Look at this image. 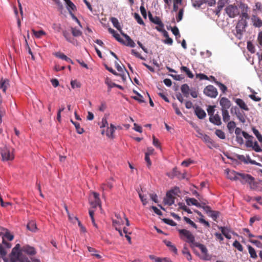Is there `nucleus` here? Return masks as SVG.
Returning <instances> with one entry per match:
<instances>
[{"instance_id": "5701e85b", "label": "nucleus", "mask_w": 262, "mask_h": 262, "mask_svg": "<svg viewBox=\"0 0 262 262\" xmlns=\"http://www.w3.org/2000/svg\"><path fill=\"white\" fill-rule=\"evenodd\" d=\"M9 84V81L8 79H3V78L0 79V89H2L4 92H6Z\"/></svg>"}, {"instance_id": "79ce46f5", "label": "nucleus", "mask_w": 262, "mask_h": 262, "mask_svg": "<svg viewBox=\"0 0 262 262\" xmlns=\"http://www.w3.org/2000/svg\"><path fill=\"white\" fill-rule=\"evenodd\" d=\"M32 32L34 36L37 38H40L42 36L46 34V32L43 30L35 31L33 29Z\"/></svg>"}, {"instance_id": "20e7f679", "label": "nucleus", "mask_w": 262, "mask_h": 262, "mask_svg": "<svg viewBox=\"0 0 262 262\" xmlns=\"http://www.w3.org/2000/svg\"><path fill=\"white\" fill-rule=\"evenodd\" d=\"M225 11L230 18H234L239 13L237 7L233 5L228 6L225 9Z\"/></svg>"}, {"instance_id": "4468645a", "label": "nucleus", "mask_w": 262, "mask_h": 262, "mask_svg": "<svg viewBox=\"0 0 262 262\" xmlns=\"http://www.w3.org/2000/svg\"><path fill=\"white\" fill-rule=\"evenodd\" d=\"M203 141L207 145L209 148L215 147V144L214 142L207 135H205L202 138Z\"/></svg>"}, {"instance_id": "f704fd0d", "label": "nucleus", "mask_w": 262, "mask_h": 262, "mask_svg": "<svg viewBox=\"0 0 262 262\" xmlns=\"http://www.w3.org/2000/svg\"><path fill=\"white\" fill-rule=\"evenodd\" d=\"M71 122L75 126L76 132L79 134H82L84 132V130L80 126L79 123L74 121L73 120H71Z\"/></svg>"}, {"instance_id": "1a4fd4ad", "label": "nucleus", "mask_w": 262, "mask_h": 262, "mask_svg": "<svg viewBox=\"0 0 262 262\" xmlns=\"http://www.w3.org/2000/svg\"><path fill=\"white\" fill-rule=\"evenodd\" d=\"M23 257L20 251L12 250L10 258L12 262H16L17 261H19L20 258Z\"/></svg>"}, {"instance_id": "680f3d73", "label": "nucleus", "mask_w": 262, "mask_h": 262, "mask_svg": "<svg viewBox=\"0 0 262 262\" xmlns=\"http://www.w3.org/2000/svg\"><path fill=\"white\" fill-rule=\"evenodd\" d=\"M193 127L198 133V134L196 135V136L199 138L202 139L205 134H203V133L201 131L198 126H195Z\"/></svg>"}, {"instance_id": "69168bd1", "label": "nucleus", "mask_w": 262, "mask_h": 262, "mask_svg": "<svg viewBox=\"0 0 262 262\" xmlns=\"http://www.w3.org/2000/svg\"><path fill=\"white\" fill-rule=\"evenodd\" d=\"M252 149L256 152H261L262 151L261 148L259 146L257 141H255L254 142L253 145L252 146Z\"/></svg>"}, {"instance_id": "7c9ffc66", "label": "nucleus", "mask_w": 262, "mask_h": 262, "mask_svg": "<svg viewBox=\"0 0 262 262\" xmlns=\"http://www.w3.org/2000/svg\"><path fill=\"white\" fill-rule=\"evenodd\" d=\"M27 228L32 232H35L37 230L35 222L33 221H30L27 225Z\"/></svg>"}, {"instance_id": "58836bf2", "label": "nucleus", "mask_w": 262, "mask_h": 262, "mask_svg": "<svg viewBox=\"0 0 262 262\" xmlns=\"http://www.w3.org/2000/svg\"><path fill=\"white\" fill-rule=\"evenodd\" d=\"M133 92L137 95V96H134V97H133V98L134 99L138 101V102H139L140 103L144 102V100L143 97V96L140 93H139L136 90H134Z\"/></svg>"}, {"instance_id": "4c0bfd02", "label": "nucleus", "mask_w": 262, "mask_h": 262, "mask_svg": "<svg viewBox=\"0 0 262 262\" xmlns=\"http://www.w3.org/2000/svg\"><path fill=\"white\" fill-rule=\"evenodd\" d=\"M250 257L252 258H256L257 256L255 249L250 245L247 246Z\"/></svg>"}, {"instance_id": "39448f33", "label": "nucleus", "mask_w": 262, "mask_h": 262, "mask_svg": "<svg viewBox=\"0 0 262 262\" xmlns=\"http://www.w3.org/2000/svg\"><path fill=\"white\" fill-rule=\"evenodd\" d=\"M202 208L206 213L213 221H216L219 217L220 214V212L211 210L210 207L209 206L204 205L202 206Z\"/></svg>"}, {"instance_id": "8fccbe9b", "label": "nucleus", "mask_w": 262, "mask_h": 262, "mask_svg": "<svg viewBox=\"0 0 262 262\" xmlns=\"http://www.w3.org/2000/svg\"><path fill=\"white\" fill-rule=\"evenodd\" d=\"M162 220L164 223L171 226H176L177 225V223L171 219L164 218L162 219Z\"/></svg>"}, {"instance_id": "49530a36", "label": "nucleus", "mask_w": 262, "mask_h": 262, "mask_svg": "<svg viewBox=\"0 0 262 262\" xmlns=\"http://www.w3.org/2000/svg\"><path fill=\"white\" fill-rule=\"evenodd\" d=\"M182 253L184 255L186 256V257L188 260L190 261L192 259L191 254L187 248L184 247L183 248Z\"/></svg>"}, {"instance_id": "a18cd8bd", "label": "nucleus", "mask_w": 262, "mask_h": 262, "mask_svg": "<svg viewBox=\"0 0 262 262\" xmlns=\"http://www.w3.org/2000/svg\"><path fill=\"white\" fill-rule=\"evenodd\" d=\"M178 206H179V208H181V209L183 210L184 211L187 212L189 214H191L192 213V211H191V210L188 208L185 205L184 203H182V202H180L178 203Z\"/></svg>"}, {"instance_id": "6e6552de", "label": "nucleus", "mask_w": 262, "mask_h": 262, "mask_svg": "<svg viewBox=\"0 0 262 262\" xmlns=\"http://www.w3.org/2000/svg\"><path fill=\"white\" fill-rule=\"evenodd\" d=\"M121 35L125 38V41L123 39V42H121L122 44L130 47L132 48H134L136 46V43L135 42L131 39V38L126 34L124 33L123 31H121Z\"/></svg>"}, {"instance_id": "5fc2aeb1", "label": "nucleus", "mask_w": 262, "mask_h": 262, "mask_svg": "<svg viewBox=\"0 0 262 262\" xmlns=\"http://www.w3.org/2000/svg\"><path fill=\"white\" fill-rule=\"evenodd\" d=\"M253 137L252 136H250L249 138H248L247 139V141L246 142V146L247 147H252L254 142L252 141V139Z\"/></svg>"}, {"instance_id": "c03bdc74", "label": "nucleus", "mask_w": 262, "mask_h": 262, "mask_svg": "<svg viewBox=\"0 0 262 262\" xmlns=\"http://www.w3.org/2000/svg\"><path fill=\"white\" fill-rule=\"evenodd\" d=\"M215 83L216 84V85L218 86V87L219 88L220 90L223 93H225L227 91V88L226 87V86H225L224 84H223L222 83L220 82H219L217 81H214Z\"/></svg>"}, {"instance_id": "0e129e2a", "label": "nucleus", "mask_w": 262, "mask_h": 262, "mask_svg": "<svg viewBox=\"0 0 262 262\" xmlns=\"http://www.w3.org/2000/svg\"><path fill=\"white\" fill-rule=\"evenodd\" d=\"M171 30L172 33L176 36V38L177 39V36H179V37H180L181 35L180 34L179 30L177 27L175 26L173 28H171Z\"/></svg>"}, {"instance_id": "dca6fc26", "label": "nucleus", "mask_w": 262, "mask_h": 262, "mask_svg": "<svg viewBox=\"0 0 262 262\" xmlns=\"http://www.w3.org/2000/svg\"><path fill=\"white\" fill-rule=\"evenodd\" d=\"M194 113L200 119H203L206 116L205 112L199 106H196L195 108Z\"/></svg>"}, {"instance_id": "09e8293b", "label": "nucleus", "mask_w": 262, "mask_h": 262, "mask_svg": "<svg viewBox=\"0 0 262 262\" xmlns=\"http://www.w3.org/2000/svg\"><path fill=\"white\" fill-rule=\"evenodd\" d=\"M215 135L221 139H225L226 138L225 134L221 129H216L215 132Z\"/></svg>"}, {"instance_id": "37998d69", "label": "nucleus", "mask_w": 262, "mask_h": 262, "mask_svg": "<svg viewBox=\"0 0 262 262\" xmlns=\"http://www.w3.org/2000/svg\"><path fill=\"white\" fill-rule=\"evenodd\" d=\"M235 126L236 124L233 121L228 122L227 124V128L230 133H232L233 132V130L235 128Z\"/></svg>"}, {"instance_id": "c9c22d12", "label": "nucleus", "mask_w": 262, "mask_h": 262, "mask_svg": "<svg viewBox=\"0 0 262 262\" xmlns=\"http://www.w3.org/2000/svg\"><path fill=\"white\" fill-rule=\"evenodd\" d=\"M56 55L58 58H59L62 60H64L67 61L68 62H70L71 63H73L72 60L70 58L68 57L66 55H64L63 53H57L56 54Z\"/></svg>"}, {"instance_id": "b1692460", "label": "nucleus", "mask_w": 262, "mask_h": 262, "mask_svg": "<svg viewBox=\"0 0 262 262\" xmlns=\"http://www.w3.org/2000/svg\"><path fill=\"white\" fill-rule=\"evenodd\" d=\"M218 228L227 238L230 239L231 238V235L229 234V229L227 227L220 226L218 227Z\"/></svg>"}, {"instance_id": "72a5a7b5", "label": "nucleus", "mask_w": 262, "mask_h": 262, "mask_svg": "<svg viewBox=\"0 0 262 262\" xmlns=\"http://www.w3.org/2000/svg\"><path fill=\"white\" fill-rule=\"evenodd\" d=\"M62 34L66 39L69 42L74 43V39L72 37L70 33L67 30L62 31Z\"/></svg>"}, {"instance_id": "a19ab883", "label": "nucleus", "mask_w": 262, "mask_h": 262, "mask_svg": "<svg viewBox=\"0 0 262 262\" xmlns=\"http://www.w3.org/2000/svg\"><path fill=\"white\" fill-rule=\"evenodd\" d=\"M222 114L223 121L224 122H228L230 119V116L229 115L228 110L222 111Z\"/></svg>"}, {"instance_id": "3c124183", "label": "nucleus", "mask_w": 262, "mask_h": 262, "mask_svg": "<svg viewBox=\"0 0 262 262\" xmlns=\"http://www.w3.org/2000/svg\"><path fill=\"white\" fill-rule=\"evenodd\" d=\"M245 30L241 28H236V32L235 35L238 39H241L243 35V33Z\"/></svg>"}, {"instance_id": "4d7b16f0", "label": "nucleus", "mask_w": 262, "mask_h": 262, "mask_svg": "<svg viewBox=\"0 0 262 262\" xmlns=\"http://www.w3.org/2000/svg\"><path fill=\"white\" fill-rule=\"evenodd\" d=\"M215 106L214 105H209L207 107V113L208 114V115L209 117L212 116L214 115V112H215Z\"/></svg>"}, {"instance_id": "bf43d9fd", "label": "nucleus", "mask_w": 262, "mask_h": 262, "mask_svg": "<svg viewBox=\"0 0 262 262\" xmlns=\"http://www.w3.org/2000/svg\"><path fill=\"white\" fill-rule=\"evenodd\" d=\"M251 189L255 190L257 186V183L254 181V178L253 177L250 182L248 183Z\"/></svg>"}, {"instance_id": "603ef678", "label": "nucleus", "mask_w": 262, "mask_h": 262, "mask_svg": "<svg viewBox=\"0 0 262 262\" xmlns=\"http://www.w3.org/2000/svg\"><path fill=\"white\" fill-rule=\"evenodd\" d=\"M252 131L253 132V134L255 135V136L257 138L258 140L262 143V136L259 133L258 130H257L255 128H252Z\"/></svg>"}, {"instance_id": "ddd939ff", "label": "nucleus", "mask_w": 262, "mask_h": 262, "mask_svg": "<svg viewBox=\"0 0 262 262\" xmlns=\"http://www.w3.org/2000/svg\"><path fill=\"white\" fill-rule=\"evenodd\" d=\"M238 177L239 178V180L243 184H245L246 183H248L253 178V177H252L251 175L243 173H239L238 174Z\"/></svg>"}, {"instance_id": "e433bc0d", "label": "nucleus", "mask_w": 262, "mask_h": 262, "mask_svg": "<svg viewBox=\"0 0 262 262\" xmlns=\"http://www.w3.org/2000/svg\"><path fill=\"white\" fill-rule=\"evenodd\" d=\"M111 20L115 28H116L117 30H118L120 32H121V31H122L121 30V28L119 25V21L116 18L112 17L111 18Z\"/></svg>"}, {"instance_id": "9d476101", "label": "nucleus", "mask_w": 262, "mask_h": 262, "mask_svg": "<svg viewBox=\"0 0 262 262\" xmlns=\"http://www.w3.org/2000/svg\"><path fill=\"white\" fill-rule=\"evenodd\" d=\"M233 109L235 110V114L238 119L243 123L246 122V118L245 114L243 112H240L239 109L237 107H232L231 108V111H232Z\"/></svg>"}, {"instance_id": "f257e3e1", "label": "nucleus", "mask_w": 262, "mask_h": 262, "mask_svg": "<svg viewBox=\"0 0 262 262\" xmlns=\"http://www.w3.org/2000/svg\"><path fill=\"white\" fill-rule=\"evenodd\" d=\"M178 231L181 235V238L183 239V236L186 237L187 238V242L191 244L190 246L191 248H193L194 244L196 242H195L194 236L191 232L186 229H178Z\"/></svg>"}, {"instance_id": "c85d7f7f", "label": "nucleus", "mask_w": 262, "mask_h": 262, "mask_svg": "<svg viewBox=\"0 0 262 262\" xmlns=\"http://www.w3.org/2000/svg\"><path fill=\"white\" fill-rule=\"evenodd\" d=\"M247 26V21L246 20H244V19H240L236 26L235 28H241L245 30V28Z\"/></svg>"}, {"instance_id": "7ed1b4c3", "label": "nucleus", "mask_w": 262, "mask_h": 262, "mask_svg": "<svg viewBox=\"0 0 262 262\" xmlns=\"http://www.w3.org/2000/svg\"><path fill=\"white\" fill-rule=\"evenodd\" d=\"M193 247H198L201 251L203 254L201 257V259L204 260H210L211 259L212 256L208 254V250L205 245L196 242L194 244Z\"/></svg>"}, {"instance_id": "2f4dec72", "label": "nucleus", "mask_w": 262, "mask_h": 262, "mask_svg": "<svg viewBox=\"0 0 262 262\" xmlns=\"http://www.w3.org/2000/svg\"><path fill=\"white\" fill-rule=\"evenodd\" d=\"M66 4L67 8L70 13H72V11L76 9V6L70 0H67Z\"/></svg>"}, {"instance_id": "473e14b6", "label": "nucleus", "mask_w": 262, "mask_h": 262, "mask_svg": "<svg viewBox=\"0 0 262 262\" xmlns=\"http://www.w3.org/2000/svg\"><path fill=\"white\" fill-rule=\"evenodd\" d=\"M123 224L124 222L121 218H120V220H113V226L116 230L119 229L120 226Z\"/></svg>"}, {"instance_id": "c756f323", "label": "nucleus", "mask_w": 262, "mask_h": 262, "mask_svg": "<svg viewBox=\"0 0 262 262\" xmlns=\"http://www.w3.org/2000/svg\"><path fill=\"white\" fill-rule=\"evenodd\" d=\"M235 134L236 136H241V135L242 134L245 139H247L250 137V135L248 133L244 131H242V129L239 127H236L235 128Z\"/></svg>"}, {"instance_id": "e2e57ef3", "label": "nucleus", "mask_w": 262, "mask_h": 262, "mask_svg": "<svg viewBox=\"0 0 262 262\" xmlns=\"http://www.w3.org/2000/svg\"><path fill=\"white\" fill-rule=\"evenodd\" d=\"M134 17L139 24L144 25V21H143L142 19L141 18L139 14L135 13L134 14Z\"/></svg>"}, {"instance_id": "13d9d810", "label": "nucleus", "mask_w": 262, "mask_h": 262, "mask_svg": "<svg viewBox=\"0 0 262 262\" xmlns=\"http://www.w3.org/2000/svg\"><path fill=\"white\" fill-rule=\"evenodd\" d=\"M239 8L241 10V13L244 12H248L249 10V7L247 5L241 3Z\"/></svg>"}, {"instance_id": "2eb2a0df", "label": "nucleus", "mask_w": 262, "mask_h": 262, "mask_svg": "<svg viewBox=\"0 0 262 262\" xmlns=\"http://www.w3.org/2000/svg\"><path fill=\"white\" fill-rule=\"evenodd\" d=\"M105 83L108 86V92H110L111 91V89L113 87H117L120 90L123 89V87L121 85L117 84L112 82L111 79H110L108 78H106L105 79Z\"/></svg>"}, {"instance_id": "f8f14e48", "label": "nucleus", "mask_w": 262, "mask_h": 262, "mask_svg": "<svg viewBox=\"0 0 262 262\" xmlns=\"http://www.w3.org/2000/svg\"><path fill=\"white\" fill-rule=\"evenodd\" d=\"M209 121L216 125H221L222 124L221 118L218 112L210 117H209Z\"/></svg>"}, {"instance_id": "423d86ee", "label": "nucleus", "mask_w": 262, "mask_h": 262, "mask_svg": "<svg viewBox=\"0 0 262 262\" xmlns=\"http://www.w3.org/2000/svg\"><path fill=\"white\" fill-rule=\"evenodd\" d=\"M205 95L209 97L214 98L218 94L217 89L212 85L207 86L203 91Z\"/></svg>"}, {"instance_id": "412c9836", "label": "nucleus", "mask_w": 262, "mask_h": 262, "mask_svg": "<svg viewBox=\"0 0 262 262\" xmlns=\"http://www.w3.org/2000/svg\"><path fill=\"white\" fill-rule=\"evenodd\" d=\"M235 102L241 108L246 111H249V108L243 100L239 98H236L235 99Z\"/></svg>"}, {"instance_id": "de8ad7c7", "label": "nucleus", "mask_w": 262, "mask_h": 262, "mask_svg": "<svg viewBox=\"0 0 262 262\" xmlns=\"http://www.w3.org/2000/svg\"><path fill=\"white\" fill-rule=\"evenodd\" d=\"M71 31H72V35L74 36V37H78V36H80L82 34V32L80 30L77 29V28H73L72 27L71 28Z\"/></svg>"}, {"instance_id": "864d4df0", "label": "nucleus", "mask_w": 262, "mask_h": 262, "mask_svg": "<svg viewBox=\"0 0 262 262\" xmlns=\"http://www.w3.org/2000/svg\"><path fill=\"white\" fill-rule=\"evenodd\" d=\"M150 21H151L152 23L158 25L159 26L162 27L163 23L161 20L160 18L158 16H155Z\"/></svg>"}, {"instance_id": "052dcab7", "label": "nucleus", "mask_w": 262, "mask_h": 262, "mask_svg": "<svg viewBox=\"0 0 262 262\" xmlns=\"http://www.w3.org/2000/svg\"><path fill=\"white\" fill-rule=\"evenodd\" d=\"M184 220L188 224H189L190 225H191L192 227L194 228L195 229L197 228V225L190 219H189L187 217H184Z\"/></svg>"}, {"instance_id": "aec40b11", "label": "nucleus", "mask_w": 262, "mask_h": 262, "mask_svg": "<svg viewBox=\"0 0 262 262\" xmlns=\"http://www.w3.org/2000/svg\"><path fill=\"white\" fill-rule=\"evenodd\" d=\"M186 202L187 205H194L197 207L202 208L203 206L198 202V201L194 198H186Z\"/></svg>"}, {"instance_id": "9b49d317", "label": "nucleus", "mask_w": 262, "mask_h": 262, "mask_svg": "<svg viewBox=\"0 0 262 262\" xmlns=\"http://www.w3.org/2000/svg\"><path fill=\"white\" fill-rule=\"evenodd\" d=\"M164 202L165 204L171 206L174 202V196L169 191L166 193V196L164 198Z\"/></svg>"}, {"instance_id": "a878e982", "label": "nucleus", "mask_w": 262, "mask_h": 262, "mask_svg": "<svg viewBox=\"0 0 262 262\" xmlns=\"http://www.w3.org/2000/svg\"><path fill=\"white\" fill-rule=\"evenodd\" d=\"M225 0H219L217 2V6L215 10V14L219 15L221 11L222 10L225 5Z\"/></svg>"}, {"instance_id": "338daca9", "label": "nucleus", "mask_w": 262, "mask_h": 262, "mask_svg": "<svg viewBox=\"0 0 262 262\" xmlns=\"http://www.w3.org/2000/svg\"><path fill=\"white\" fill-rule=\"evenodd\" d=\"M68 216L70 221L73 224L76 223V222H78V221H79L78 217L74 216L73 214H70Z\"/></svg>"}, {"instance_id": "f3484780", "label": "nucleus", "mask_w": 262, "mask_h": 262, "mask_svg": "<svg viewBox=\"0 0 262 262\" xmlns=\"http://www.w3.org/2000/svg\"><path fill=\"white\" fill-rule=\"evenodd\" d=\"M239 173L237 172L234 170H229L227 171V176L228 179L231 180L236 181L239 180L238 174Z\"/></svg>"}, {"instance_id": "6ab92c4d", "label": "nucleus", "mask_w": 262, "mask_h": 262, "mask_svg": "<svg viewBox=\"0 0 262 262\" xmlns=\"http://www.w3.org/2000/svg\"><path fill=\"white\" fill-rule=\"evenodd\" d=\"M107 130L106 131V135L110 138H114V133L116 129V127L113 124H111L110 127L108 126L107 127Z\"/></svg>"}, {"instance_id": "6e6d98bb", "label": "nucleus", "mask_w": 262, "mask_h": 262, "mask_svg": "<svg viewBox=\"0 0 262 262\" xmlns=\"http://www.w3.org/2000/svg\"><path fill=\"white\" fill-rule=\"evenodd\" d=\"M233 246L236 248L239 251L242 252L243 251L242 245L237 241H235L233 243Z\"/></svg>"}, {"instance_id": "4be33fe9", "label": "nucleus", "mask_w": 262, "mask_h": 262, "mask_svg": "<svg viewBox=\"0 0 262 262\" xmlns=\"http://www.w3.org/2000/svg\"><path fill=\"white\" fill-rule=\"evenodd\" d=\"M190 90L187 84H183L181 85V91L184 97L186 98L189 97Z\"/></svg>"}, {"instance_id": "cd10ccee", "label": "nucleus", "mask_w": 262, "mask_h": 262, "mask_svg": "<svg viewBox=\"0 0 262 262\" xmlns=\"http://www.w3.org/2000/svg\"><path fill=\"white\" fill-rule=\"evenodd\" d=\"M108 31L113 35V36L118 42L120 43L123 42V39L120 37V35L115 30L112 28H109Z\"/></svg>"}, {"instance_id": "393cba45", "label": "nucleus", "mask_w": 262, "mask_h": 262, "mask_svg": "<svg viewBox=\"0 0 262 262\" xmlns=\"http://www.w3.org/2000/svg\"><path fill=\"white\" fill-rule=\"evenodd\" d=\"M253 25L256 27L262 26V20L255 15H253L251 18Z\"/></svg>"}, {"instance_id": "a211bd4d", "label": "nucleus", "mask_w": 262, "mask_h": 262, "mask_svg": "<svg viewBox=\"0 0 262 262\" xmlns=\"http://www.w3.org/2000/svg\"><path fill=\"white\" fill-rule=\"evenodd\" d=\"M22 251L29 255H34L36 253L35 249L34 247L29 245L24 246L22 248Z\"/></svg>"}, {"instance_id": "bb28decb", "label": "nucleus", "mask_w": 262, "mask_h": 262, "mask_svg": "<svg viewBox=\"0 0 262 262\" xmlns=\"http://www.w3.org/2000/svg\"><path fill=\"white\" fill-rule=\"evenodd\" d=\"M163 243L169 248L171 251L174 252L175 254H177L178 250L176 247L173 245L171 242L165 239L163 241Z\"/></svg>"}, {"instance_id": "f03ea898", "label": "nucleus", "mask_w": 262, "mask_h": 262, "mask_svg": "<svg viewBox=\"0 0 262 262\" xmlns=\"http://www.w3.org/2000/svg\"><path fill=\"white\" fill-rule=\"evenodd\" d=\"M0 153L3 161H12L14 158L13 152L6 146L0 148Z\"/></svg>"}, {"instance_id": "774afa93", "label": "nucleus", "mask_w": 262, "mask_h": 262, "mask_svg": "<svg viewBox=\"0 0 262 262\" xmlns=\"http://www.w3.org/2000/svg\"><path fill=\"white\" fill-rule=\"evenodd\" d=\"M249 242L252 244L255 245L257 247L261 248H262V243L257 240L250 239Z\"/></svg>"}, {"instance_id": "0eeeda50", "label": "nucleus", "mask_w": 262, "mask_h": 262, "mask_svg": "<svg viewBox=\"0 0 262 262\" xmlns=\"http://www.w3.org/2000/svg\"><path fill=\"white\" fill-rule=\"evenodd\" d=\"M221 111H227L231 106V101L226 97H222L220 100Z\"/></svg>"}, {"instance_id": "ea45409f", "label": "nucleus", "mask_w": 262, "mask_h": 262, "mask_svg": "<svg viewBox=\"0 0 262 262\" xmlns=\"http://www.w3.org/2000/svg\"><path fill=\"white\" fill-rule=\"evenodd\" d=\"M181 70L182 71L185 72L186 73V74H187V76L189 78H193V77H194L193 74L190 71V70L188 68H187L186 67L182 66L181 68Z\"/></svg>"}]
</instances>
